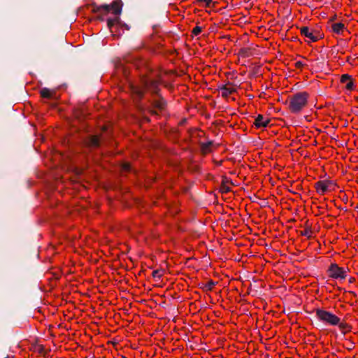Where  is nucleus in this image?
<instances>
[{"label": "nucleus", "instance_id": "1", "mask_svg": "<svg viewBox=\"0 0 358 358\" xmlns=\"http://www.w3.org/2000/svg\"><path fill=\"white\" fill-rule=\"evenodd\" d=\"M123 3L121 0H115L109 5L97 6L95 3L87 4L86 8L90 11L97 14L98 16L112 13L115 16L107 20V25L113 34L116 32V29L121 25L119 15L122 12Z\"/></svg>", "mask_w": 358, "mask_h": 358}, {"label": "nucleus", "instance_id": "2", "mask_svg": "<svg viewBox=\"0 0 358 358\" xmlns=\"http://www.w3.org/2000/svg\"><path fill=\"white\" fill-rule=\"evenodd\" d=\"M309 94L307 92H299L289 97V110L292 113H300L308 104Z\"/></svg>", "mask_w": 358, "mask_h": 358}, {"label": "nucleus", "instance_id": "3", "mask_svg": "<svg viewBox=\"0 0 358 358\" xmlns=\"http://www.w3.org/2000/svg\"><path fill=\"white\" fill-rule=\"evenodd\" d=\"M143 87H132L133 92L138 97L141 98L145 93V92H150L152 94L155 96L158 95V92L159 90V83L158 80H148L144 79L142 81Z\"/></svg>", "mask_w": 358, "mask_h": 358}, {"label": "nucleus", "instance_id": "4", "mask_svg": "<svg viewBox=\"0 0 358 358\" xmlns=\"http://www.w3.org/2000/svg\"><path fill=\"white\" fill-rule=\"evenodd\" d=\"M317 319L326 325L336 326L338 324L339 317L336 315L322 308L315 309Z\"/></svg>", "mask_w": 358, "mask_h": 358}, {"label": "nucleus", "instance_id": "5", "mask_svg": "<svg viewBox=\"0 0 358 358\" xmlns=\"http://www.w3.org/2000/svg\"><path fill=\"white\" fill-rule=\"evenodd\" d=\"M336 184L334 181L330 180H319L315 183L316 192L320 195H324L327 192L336 190Z\"/></svg>", "mask_w": 358, "mask_h": 358}, {"label": "nucleus", "instance_id": "6", "mask_svg": "<svg viewBox=\"0 0 358 358\" xmlns=\"http://www.w3.org/2000/svg\"><path fill=\"white\" fill-rule=\"evenodd\" d=\"M300 33L302 36L306 38V41L308 43L316 42L322 38V34L319 30L309 27H301Z\"/></svg>", "mask_w": 358, "mask_h": 358}, {"label": "nucleus", "instance_id": "7", "mask_svg": "<svg viewBox=\"0 0 358 358\" xmlns=\"http://www.w3.org/2000/svg\"><path fill=\"white\" fill-rule=\"evenodd\" d=\"M327 271L330 278L336 280H344L347 276L348 269L340 267L337 264H331Z\"/></svg>", "mask_w": 358, "mask_h": 358}, {"label": "nucleus", "instance_id": "8", "mask_svg": "<svg viewBox=\"0 0 358 358\" xmlns=\"http://www.w3.org/2000/svg\"><path fill=\"white\" fill-rule=\"evenodd\" d=\"M165 106L164 100L159 95L155 96L151 103V108L150 112L154 115H158Z\"/></svg>", "mask_w": 358, "mask_h": 358}, {"label": "nucleus", "instance_id": "9", "mask_svg": "<svg viewBox=\"0 0 358 358\" xmlns=\"http://www.w3.org/2000/svg\"><path fill=\"white\" fill-rule=\"evenodd\" d=\"M102 141V135H92L84 140V144L89 148H96L99 147Z\"/></svg>", "mask_w": 358, "mask_h": 358}, {"label": "nucleus", "instance_id": "10", "mask_svg": "<svg viewBox=\"0 0 358 358\" xmlns=\"http://www.w3.org/2000/svg\"><path fill=\"white\" fill-rule=\"evenodd\" d=\"M219 91L220 92L222 96L227 99L231 94L235 93L236 90L232 83H228L226 85L219 87Z\"/></svg>", "mask_w": 358, "mask_h": 358}, {"label": "nucleus", "instance_id": "11", "mask_svg": "<svg viewBox=\"0 0 358 358\" xmlns=\"http://www.w3.org/2000/svg\"><path fill=\"white\" fill-rule=\"evenodd\" d=\"M341 83L345 84V89L348 91L352 92L355 89V85L353 79L348 74H343L341 77Z\"/></svg>", "mask_w": 358, "mask_h": 358}, {"label": "nucleus", "instance_id": "12", "mask_svg": "<svg viewBox=\"0 0 358 358\" xmlns=\"http://www.w3.org/2000/svg\"><path fill=\"white\" fill-rule=\"evenodd\" d=\"M270 122V120L268 117L263 116L262 115H258L255 120L254 124L256 128H265Z\"/></svg>", "mask_w": 358, "mask_h": 358}, {"label": "nucleus", "instance_id": "13", "mask_svg": "<svg viewBox=\"0 0 358 358\" xmlns=\"http://www.w3.org/2000/svg\"><path fill=\"white\" fill-rule=\"evenodd\" d=\"M338 327L341 332L343 334H346L351 331L352 327L347 322L342 321L341 318H339L338 324H336Z\"/></svg>", "mask_w": 358, "mask_h": 358}, {"label": "nucleus", "instance_id": "14", "mask_svg": "<svg viewBox=\"0 0 358 358\" xmlns=\"http://www.w3.org/2000/svg\"><path fill=\"white\" fill-rule=\"evenodd\" d=\"M345 29V24L342 22H335L331 24L332 31L337 34H342Z\"/></svg>", "mask_w": 358, "mask_h": 358}, {"label": "nucleus", "instance_id": "15", "mask_svg": "<svg viewBox=\"0 0 358 358\" xmlns=\"http://www.w3.org/2000/svg\"><path fill=\"white\" fill-rule=\"evenodd\" d=\"M55 92L48 88H43L40 91V94L43 98L50 99L54 95Z\"/></svg>", "mask_w": 358, "mask_h": 358}, {"label": "nucleus", "instance_id": "16", "mask_svg": "<svg viewBox=\"0 0 358 358\" xmlns=\"http://www.w3.org/2000/svg\"><path fill=\"white\" fill-rule=\"evenodd\" d=\"M212 142H208L206 143H203L201 145V151L203 154H207L211 151Z\"/></svg>", "mask_w": 358, "mask_h": 358}, {"label": "nucleus", "instance_id": "17", "mask_svg": "<svg viewBox=\"0 0 358 358\" xmlns=\"http://www.w3.org/2000/svg\"><path fill=\"white\" fill-rule=\"evenodd\" d=\"M313 231L310 228H306L303 231H301V235L308 237V238L312 237Z\"/></svg>", "mask_w": 358, "mask_h": 358}, {"label": "nucleus", "instance_id": "18", "mask_svg": "<svg viewBox=\"0 0 358 358\" xmlns=\"http://www.w3.org/2000/svg\"><path fill=\"white\" fill-rule=\"evenodd\" d=\"M201 31H202V28L199 26H196L192 29V33L194 36H198L199 34H201Z\"/></svg>", "mask_w": 358, "mask_h": 358}, {"label": "nucleus", "instance_id": "19", "mask_svg": "<svg viewBox=\"0 0 358 358\" xmlns=\"http://www.w3.org/2000/svg\"><path fill=\"white\" fill-rule=\"evenodd\" d=\"M152 276L154 278H161L163 275V272L160 270H155L152 271Z\"/></svg>", "mask_w": 358, "mask_h": 358}, {"label": "nucleus", "instance_id": "20", "mask_svg": "<svg viewBox=\"0 0 358 358\" xmlns=\"http://www.w3.org/2000/svg\"><path fill=\"white\" fill-rule=\"evenodd\" d=\"M196 2L199 3H204L205 6L209 8L212 2V0H196Z\"/></svg>", "mask_w": 358, "mask_h": 358}, {"label": "nucleus", "instance_id": "21", "mask_svg": "<svg viewBox=\"0 0 358 358\" xmlns=\"http://www.w3.org/2000/svg\"><path fill=\"white\" fill-rule=\"evenodd\" d=\"M215 285V282L213 280H210L207 282V284L206 285V287L207 288L208 290H212Z\"/></svg>", "mask_w": 358, "mask_h": 358}, {"label": "nucleus", "instance_id": "22", "mask_svg": "<svg viewBox=\"0 0 358 358\" xmlns=\"http://www.w3.org/2000/svg\"><path fill=\"white\" fill-rule=\"evenodd\" d=\"M294 66L296 69L301 70L305 64L301 61H297Z\"/></svg>", "mask_w": 358, "mask_h": 358}, {"label": "nucleus", "instance_id": "23", "mask_svg": "<svg viewBox=\"0 0 358 358\" xmlns=\"http://www.w3.org/2000/svg\"><path fill=\"white\" fill-rule=\"evenodd\" d=\"M122 170L124 171H130V169H131V166L129 163H124L122 164Z\"/></svg>", "mask_w": 358, "mask_h": 358}, {"label": "nucleus", "instance_id": "24", "mask_svg": "<svg viewBox=\"0 0 358 358\" xmlns=\"http://www.w3.org/2000/svg\"><path fill=\"white\" fill-rule=\"evenodd\" d=\"M222 192L227 193L229 192V188L227 187H225L224 185L222 186Z\"/></svg>", "mask_w": 358, "mask_h": 358}, {"label": "nucleus", "instance_id": "25", "mask_svg": "<svg viewBox=\"0 0 358 358\" xmlns=\"http://www.w3.org/2000/svg\"><path fill=\"white\" fill-rule=\"evenodd\" d=\"M355 278H350V280H349V282H350V283H352V282H355Z\"/></svg>", "mask_w": 358, "mask_h": 358}, {"label": "nucleus", "instance_id": "26", "mask_svg": "<svg viewBox=\"0 0 358 358\" xmlns=\"http://www.w3.org/2000/svg\"><path fill=\"white\" fill-rule=\"evenodd\" d=\"M106 129H106V127H103V131H106Z\"/></svg>", "mask_w": 358, "mask_h": 358}]
</instances>
